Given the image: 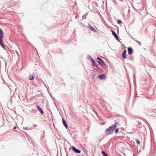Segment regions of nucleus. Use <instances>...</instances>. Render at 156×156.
<instances>
[{
    "label": "nucleus",
    "instance_id": "f257e3e1",
    "mask_svg": "<svg viewBox=\"0 0 156 156\" xmlns=\"http://www.w3.org/2000/svg\"><path fill=\"white\" fill-rule=\"evenodd\" d=\"M117 123L116 122L115 123L110 126L108 128L106 129L105 132L106 133L107 135L109 134H112L113 130L116 128Z\"/></svg>",
    "mask_w": 156,
    "mask_h": 156
},
{
    "label": "nucleus",
    "instance_id": "f03ea898",
    "mask_svg": "<svg viewBox=\"0 0 156 156\" xmlns=\"http://www.w3.org/2000/svg\"><path fill=\"white\" fill-rule=\"evenodd\" d=\"M98 60V62L101 65L102 67H104V69L107 71H108V67L107 65L105 64L104 61L101 59L100 57H98L97 58Z\"/></svg>",
    "mask_w": 156,
    "mask_h": 156
},
{
    "label": "nucleus",
    "instance_id": "7ed1b4c3",
    "mask_svg": "<svg viewBox=\"0 0 156 156\" xmlns=\"http://www.w3.org/2000/svg\"><path fill=\"white\" fill-rule=\"evenodd\" d=\"M4 37V32L3 30L0 28V45L4 49L5 48L3 43V40Z\"/></svg>",
    "mask_w": 156,
    "mask_h": 156
},
{
    "label": "nucleus",
    "instance_id": "20e7f679",
    "mask_svg": "<svg viewBox=\"0 0 156 156\" xmlns=\"http://www.w3.org/2000/svg\"><path fill=\"white\" fill-rule=\"evenodd\" d=\"M98 78L101 80H104L106 78V76L105 74H102L98 76Z\"/></svg>",
    "mask_w": 156,
    "mask_h": 156
},
{
    "label": "nucleus",
    "instance_id": "39448f33",
    "mask_svg": "<svg viewBox=\"0 0 156 156\" xmlns=\"http://www.w3.org/2000/svg\"><path fill=\"white\" fill-rule=\"evenodd\" d=\"M72 149L73 151L76 153L80 154L81 153V151L80 150L77 149L74 146H72Z\"/></svg>",
    "mask_w": 156,
    "mask_h": 156
},
{
    "label": "nucleus",
    "instance_id": "423d86ee",
    "mask_svg": "<svg viewBox=\"0 0 156 156\" xmlns=\"http://www.w3.org/2000/svg\"><path fill=\"white\" fill-rule=\"evenodd\" d=\"M128 53L129 55H131L133 53V48L130 47H128L127 49Z\"/></svg>",
    "mask_w": 156,
    "mask_h": 156
},
{
    "label": "nucleus",
    "instance_id": "0eeeda50",
    "mask_svg": "<svg viewBox=\"0 0 156 156\" xmlns=\"http://www.w3.org/2000/svg\"><path fill=\"white\" fill-rule=\"evenodd\" d=\"M88 27L92 31H93L94 32H97L96 30L92 26L90 25L88 23Z\"/></svg>",
    "mask_w": 156,
    "mask_h": 156
},
{
    "label": "nucleus",
    "instance_id": "6e6552de",
    "mask_svg": "<svg viewBox=\"0 0 156 156\" xmlns=\"http://www.w3.org/2000/svg\"><path fill=\"white\" fill-rule=\"evenodd\" d=\"M126 50H124L122 54V56L124 59H126L127 58V55L126 54Z\"/></svg>",
    "mask_w": 156,
    "mask_h": 156
},
{
    "label": "nucleus",
    "instance_id": "1a4fd4ad",
    "mask_svg": "<svg viewBox=\"0 0 156 156\" xmlns=\"http://www.w3.org/2000/svg\"><path fill=\"white\" fill-rule=\"evenodd\" d=\"M37 110L40 112L41 115H43L44 114V112L42 110L41 107L38 105H37Z\"/></svg>",
    "mask_w": 156,
    "mask_h": 156
},
{
    "label": "nucleus",
    "instance_id": "9d476101",
    "mask_svg": "<svg viewBox=\"0 0 156 156\" xmlns=\"http://www.w3.org/2000/svg\"><path fill=\"white\" fill-rule=\"evenodd\" d=\"M92 63V66H93L96 67L97 68H98V65L95 62V61L94 60H93L91 61Z\"/></svg>",
    "mask_w": 156,
    "mask_h": 156
},
{
    "label": "nucleus",
    "instance_id": "9b49d317",
    "mask_svg": "<svg viewBox=\"0 0 156 156\" xmlns=\"http://www.w3.org/2000/svg\"><path fill=\"white\" fill-rule=\"evenodd\" d=\"M62 122L63 125L66 127V129H67L68 128V126L67 122L63 119H62Z\"/></svg>",
    "mask_w": 156,
    "mask_h": 156
},
{
    "label": "nucleus",
    "instance_id": "f8f14e48",
    "mask_svg": "<svg viewBox=\"0 0 156 156\" xmlns=\"http://www.w3.org/2000/svg\"><path fill=\"white\" fill-rule=\"evenodd\" d=\"M111 31H112V35L114 36L115 38L118 37L116 33L114 30H111Z\"/></svg>",
    "mask_w": 156,
    "mask_h": 156
},
{
    "label": "nucleus",
    "instance_id": "ddd939ff",
    "mask_svg": "<svg viewBox=\"0 0 156 156\" xmlns=\"http://www.w3.org/2000/svg\"><path fill=\"white\" fill-rule=\"evenodd\" d=\"M29 79L30 80H33L34 79L35 76H34V73H33V75H30L29 76Z\"/></svg>",
    "mask_w": 156,
    "mask_h": 156
},
{
    "label": "nucleus",
    "instance_id": "4468645a",
    "mask_svg": "<svg viewBox=\"0 0 156 156\" xmlns=\"http://www.w3.org/2000/svg\"><path fill=\"white\" fill-rule=\"evenodd\" d=\"M87 58L89 60H90L91 61H92L93 60H94L92 58V57L91 56L89 55H87Z\"/></svg>",
    "mask_w": 156,
    "mask_h": 156
},
{
    "label": "nucleus",
    "instance_id": "2eb2a0df",
    "mask_svg": "<svg viewBox=\"0 0 156 156\" xmlns=\"http://www.w3.org/2000/svg\"><path fill=\"white\" fill-rule=\"evenodd\" d=\"M101 154L103 156H109L106 153L103 151H101Z\"/></svg>",
    "mask_w": 156,
    "mask_h": 156
},
{
    "label": "nucleus",
    "instance_id": "dca6fc26",
    "mask_svg": "<svg viewBox=\"0 0 156 156\" xmlns=\"http://www.w3.org/2000/svg\"><path fill=\"white\" fill-rule=\"evenodd\" d=\"M132 38L136 42H137L139 44L140 46H141V43L138 40H135L134 38H133V37H132Z\"/></svg>",
    "mask_w": 156,
    "mask_h": 156
},
{
    "label": "nucleus",
    "instance_id": "f3484780",
    "mask_svg": "<svg viewBox=\"0 0 156 156\" xmlns=\"http://www.w3.org/2000/svg\"><path fill=\"white\" fill-rule=\"evenodd\" d=\"M117 22L118 24H120L122 23V22L121 20H117Z\"/></svg>",
    "mask_w": 156,
    "mask_h": 156
},
{
    "label": "nucleus",
    "instance_id": "a211bd4d",
    "mask_svg": "<svg viewBox=\"0 0 156 156\" xmlns=\"http://www.w3.org/2000/svg\"><path fill=\"white\" fill-rule=\"evenodd\" d=\"M115 133H117L119 132V129L118 128H116L115 129Z\"/></svg>",
    "mask_w": 156,
    "mask_h": 156
},
{
    "label": "nucleus",
    "instance_id": "6ab92c4d",
    "mask_svg": "<svg viewBox=\"0 0 156 156\" xmlns=\"http://www.w3.org/2000/svg\"><path fill=\"white\" fill-rule=\"evenodd\" d=\"M115 38L118 42L121 43V42L120 41L118 37Z\"/></svg>",
    "mask_w": 156,
    "mask_h": 156
},
{
    "label": "nucleus",
    "instance_id": "aec40b11",
    "mask_svg": "<svg viewBox=\"0 0 156 156\" xmlns=\"http://www.w3.org/2000/svg\"><path fill=\"white\" fill-rule=\"evenodd\" d=\"M136 142L137 144L139 145L140 144V142L139 140L137 139L136 140Z\"/></svg>",
    "mask_w": 156,
    "mask_h": 156
},
{
    "label": "nucleus",
    "instance_id": "412c9836",
    "mask_svg": "<svg viewBox=\"0 0 156 156\" xmlns=\"http://www.w3.org/2000/svg\"><path fill=\"white\" fill-rule=\"evenodd\" d=\"M13 129H18L19 128H17V127L16 126H14L13 128Z\"/></svg>",
    "mask_w": 156,
    "mask_h": 156
},
{
    "label": "nucleus",
    "instance_id": "4be33fe9",
    "mask_svg": "<svg viewBox=\"0 0 156 156\" xmlns=\"http://www.w3.org/2000/svg\"><path fill=\"white\" fill-rule=\"evenodd\" d=\"M95 70H96V71H97V69H99V68L98 67V68H97L96 67V68H93Z\"/></svg>",
    "mask_w": 156,
    "mask_h": 156
},
{
    "label": "nucleus",
    "instance_id": "5701e85b",
    "mask_svg": "<svg viewBox=\"0 0 156 156\" xmlns=\"http://www.w3.org/2000/svg\"><path fill=\"white\" fill-rule=\"evenodd\" d=\"M120 43L121 44L122 46H124V45L123 44H122V42H121V43Z\"/></svg>",
    "mask_w": 156,
    "mask_h": 156
},
{
    "label": "nucleus",
    "instance_id": "b1692460",
    "mask_svg": "<svg viewBox=\"0 0 156 156\" xmlns=\"http://www.w3.org/2000/svg\"><path fill=\"white\" fill-rule=\"evenodd\" d=\"M25 134H26V136H28V134H27L25 133Z\"/></svg>",
    "mask_w": 156,
    "mask_h": 156
},
{
    "label": "nucleus",
    "instance_id": "393cba45",
    "mask_svg": "<svg viewBox=\"0 0 156 156\" xmlns=\"http://www.w3.org/2000/svg\"><path fill=\"white\" fill-rule=\"evenodd\" d=\"M118 136L120 137V136Z\"/></svg>",
    "mask_w": 156,
    "mask_h": 156
},
{
    "label": "nucleus",
    "instance_id": "a878e982",
    "mask_svg": "<svg viewBox=\"0 0 156 156\" xmlns=\"http://www.w3.org/2000/svg\"><path fill=\"white\" fill-rule=\"evenodd\" d=\"M37 126V125H34V126Z\"/></svg>",
    "mask_w": 156,
    "mask_h": 156
},
{
    "label": "nucleus",
    "instance_id": "bb28decb",
    "mask_svg": "<svg viewBox=\"0 0 156 156\" xmlns=\"http://www.w3.org/2000/svg\"><path fill=\"white\" fill-rule=\"evenodd\" d=\"M8 1H11V0H8Z\"/></svg>",
    "mask_w": 156,
    "mask_h": 156
}]
</instances>
